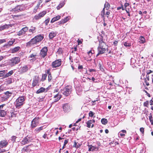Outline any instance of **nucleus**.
I'll return each instance as SVG.
<instances>
[{"mask_svg":"<svg viewBox=\"0 0 153 153\" xmlns=\"http://www.w3.org/2000/svg\"><path fill=\"white\" fill-rule=\"evenodd\" d=\"M44 37V35L43 34L38 35L28 42L27 43V45L28 46H30L34 44L37 45L41 42Z\"/></svg>","mask_w":153,"mask_h":153,"instance_id":"nucleus-1","label":"nucleus"},{"mask_svg":"<svg viewBox=\"0 0 153 153\" xmlns=\"http://www.w3.org/2000/svg\"><path fill=\"white\" fill-rule=\"evenodd\" d=\"M25 96H22L19 97L14 102L16 108H20L25 103Z\"/></svg>","mask_w":153,"mask_h":153,"instance_id":"nucleus-2","label":"nucleus"},{"mask_svg":"<svg viewBox=\"0 0 153 153\" xmlns=\"http://www.w3.org/2000/svg\"><path fill=\"white\" fill-rule=\"evenodd\" d=\"M108 49V47L105 42H102L99 44V46L97 48L98 51L97 56L100 54H102L105 52L106 50Z\"/></svg>","mask_w":153,"mask_h":153,"instance_id":"nucleus-3","label":"nucleus"},{"mask_svg":"<svg viewBox=\"0 0 153 153\" xmlns=\"http://www.w3.org/2000/svg\"><path fill=\"white\" fill-rule=\"evenodd\" d=\"M72 90V87L70 85H68L62 90L61 92L64 95L67 96L71 94Z\"/></svg>","mask_w":153,"mask_h":153,"instance_id":"nucleus-4","label":"nucleus"},{"mask_svg":"<svg viewBox=\"0 0 153 153\" xmlns=\"http://www.w3.org/2000/svg\"><path fill=\"white\" fill-rule=\"evenodd\" d=\"M20 61V58L19 57L12 58L9 60L8 62L9 65L12 66H14L18 64Z\"/></svg>","mask_w":153,"mask_h":153,"instance_id":"nucleus-5","label":"nucleus"},{"mask_svg":"<svg viewBox=\"0 0 153 153\" xmlns=\"http://www.w3.org/2000/svg\"><path fill=\"white\" fill-rule=\"evenodd\" d=\"M39 119V117H36L32 120L30 126V128H34L37 126L39 124L38 120Z\"/></svg>","mask_w":153,"mask_h":153,"instance_id":"nucleus-6","label":"nucleus"},{"mask_svg":"<svg viewBox=\"0 0 153 153\" xmlns=\"http://www.w3.org/2000/svg\"><path fill=\"white\" fill-rule=\"evenodd\" d=\"M25 8L23 6L20 5H17L15 8H13L11 10V11L14 12L15 13H17L22 11Z\"/></svg>","mask_w":153,"mask_h":153,"instance_id":"nucleus-7","label":"nucleus"},{"mask_svg":"<svg viewBox=\"0 0 153 153\" xmlns=\"http://www.w3.org/2000/svg\"><path fill=\"white\" fill-rule=\"evenodd\" d=\"M46 11H43L42 12H40L38 14L35 16L33 17V19L36 20H39L42 17H43L45 15L46 13Z\"/></svg>","mask_w":153,"mask_h":153,"instance_id":"nucleus-8","label":"nucleus"},{"mask_svg":"<svg viewBox=\"0 0 153 153\" xmlns=\"http://www.w3.org/2000/svg\"><path fill=\"white\" fill-rule=\"evenodd\" d=\"M48 51V47H44L41 50L40 52V56L44 58L47 55V52Z\"/></svg>","mask_w":153,"mask_h":153,"instance_id":"nucleus-9","label":"nucleus"},{"mask_svg":"<svg viewBox=\"0 0 153 153\" xmlns=\"http://www.w3.org/2000/svg\"><path fill=\"white\" fill-rule=\"evenodd\" d=\"M39 78L38 76H35L33 78L32 83V86L34 87L36 86H39Z\"/></svg>","mask_w":153,"mask_h":153,"instance_id":"nucleus-10","label":"nucleus"},{"mask_svg":"<svg viewBox=\"0 0 153 153\" xmlns=\"http://www.w3.org/2000/svg\"><path fill=\"white\" fill-rule=\"evenodd\" d=\"M61 60L59 59L55 60L52 63V66L53 68H56L59 67L61 65Z\"/></svg>","mask_w":153,"mask_h":153,"instance_id":"nucleus-11","label":"nucleus"},{"mask_svg":"<svg viewBox=\"0 0 153 153\" xmlns=\"http://www.w3.org/2000/svg\"><path fill=\"white\" fill-rule=\"evenodd\" d=\"M28 30V27H24L17 33V35L19 36H21L24 34Z\"/></svg>","mask_w":153,"mask_h":153,"instance_id":"nucleus-12","label":"nucleus"},{"mask_svg":"<svg viewBox=\"0 0 153 153\" xmlns=\"http://www.w3.org/2000/svg\"><path fill=\"white\" fill-rule=\"evenodd\" d=\"M30 68L29 65H25L20 68V71L21 73H23L27 72Z\"/></svg>","mask_w":153,"mask_h":153,"instance_id":"nucleus-13","label":"nucleus"},{"mask_svg":"<svg viewBox=\"0 0 153 153\" xmlns=\"http://www.w3.org/2000/svg\"><path fill=\"white\" fill-rule=\"evenodd\" d=\"M45 127L44 126H41L39 127L36 128L33 130V132L34 134H37L40 132L41 131L45 129Z\"/></svg>","mask_w":153,"mask_h":153,"instance_id":"nucleus-14","label":"nucleus"},{"mask_svg":"<svg viewBox=\"0 0 153 153\" xmlns=\"http://www.w3.org/2000/svg\"><path fill=\"white\" fill-rule=\"evenodd\" d=\"M30 142V137L27 136L25 137L21 142L22 145H24L27 144Z\"/></svg>","mask_w":153,"mask_h":153,"instance_id":"nucleus-15","label":"nucleus"},{"mask_svg":"<svg viewBox=\"0 0 153 153\" xmlns=\"http://www.w3.org/2000/svg\"><path fill=\"white\" fill-rule=\"evenodd\" d=\"M8 144V142L6 140H4L0 142V147L3 148L6 147Z\"/></svg>","mask_w":153,"mask_h":153,"instance_id":"nucleus-16","label":"nucleus"},{"mask_svg":"<svg viewBox=\"0 0 153 153\" xmlns=\"http://www.w3.org/2000/svg\"><path fill=\"white\" fill-rule=\"evenodd\" d=\"M58 33L56 32L52 31L49 34V37L50 39H52L54 37H55L57 34Z\"/></svg>","mask_w":153,"mask_h":153,"instance_id":"nucleus-17","label":"nucleus"},{"mask_svg":"<svg viewBox=\"0 0 153 153\" xmlns=\"http://www.w3.org/2000/svg\"><path fill=\"white\" fill-rule=\"evenodd\" d=\"M30 145H28L24 147L22 149V151L23 152H30L31 151V149L29 148Z\"/></svg>","mask_w":153,"mask_h":153,"instance_id":"nucleus-18","label":"nucleus"},{"mask_svg":"<svg viewBox=\"0 0 153 153\" xmlns=\"http://www.w3.org/2000/svg\"><path fill=\"white\" fill-rule=\"evenodd\" d=\"M20 49V48L19 47L17 46L13 48H12L10 49V52L12 53H16L17 52L19 51Z\"/></svg>","mask_w":153,"mask_h":153,"instance_id":"nucleus-19","label":"nucleus"},{"mask_svg":"<svg viewBox=\"0 0 153 153\" xmlns=\"http://www.w3.org/2000/svg\"><path fill=\"white\" fill-rule=\"evenodd\" d=\"M36 28L35 27L33 26H31L30 27V29H29V31L31 33L30 35L36 32Z\"/></svg>","mask_w":153,"mask_h":153,"instance_id":"nucleus-20","label":"nucleus"},{"mask_svg":"<svg viewBox=\"0 0 153 153\" xmlns=\"http://www.w3.org/2000/svg\"><path fill=\"white\" fill-rule=\"evenodd\" d=\"M153 73V71L150 70H148L146 71V79L148 81L149 80V75Z\"/></svg>","mask_w":153,"mask_h":153,"instance_id":"nucleus-21","label":"nucleus"},{"mask_svg":"<svg viewBox=\"0 0 153 153\" xmlns=\"http://www.w3.org/2000/svg\"><path fill=\"white\" fill-rule=\"evenodd\" d=\"M63 108L64 111L65 112L69 111L70 109V107L67 104L64 105L63 106Z\"/></svg>","mask_w":153,"mask_h":153,"instance_id":"nucleus-22","label":"nucleus"},{"mask_svg":"<svg viewBox=\"0 0 153 153\" xmlns=\"http://www.w3.org/2000/svg\"><path fill=\"white\" fill-rule=\"evenodd\" d=\"M61 16L59 15H58L53 18L51 20V23H53L55 22L58 20L60 18Z\"/></svg>","mask_w":153,"mask_h":153,"instance_id":"nucleus-23","label":"nucleus"},{"mask_svg":"<svg viewBox=\"0 0 153 153\" xmlns=\"http://www.w3.org/2000/svg\"><path fill=\"white\" fill-rule=\"evenodd\" d=\"M4 94L5 95V97L7 99L9 98L12 94V93L9 91H7L4 93Z\"/></svg>","mask_w":153,"mask_h":153,"instance_id":"nucleus-24","label":"nucleus"},{"mask_svg":"<svg viewBox=\"0 0 153 153\" xmlns=\"http://www.w3.org/2000/svg\"><path fill=\"white\" fill-rule=\"evenodd\" d=\"M9 25L5 24V25L0 26V31L7 29L9 27Z\"/></svg>","mask_w":153,"mask_h":153,"instance_id":"nucleus-25","label":"nucleus"},{"mask_svg":"<svg viewBox=\"0 0 153 153\" xmlns=\"http://www.w3.org/2000/svg\"><path fill=\"white\" fill-rule=\"evenodd\" d=\"M45 90L46 89L45 88L41 87L36 91V93L37 94L42 93L45 91Z\"/></svg>","mask_w":153,"mask_h":153,"instance_id":"nucleus-26","label":"nucleus"},{"mask_svg":"<svg viewBox=\"0 0 153 153\" xmlns=\"http://www.w3.org/2000/svg\"><path fill=\"white\" fill-rule=\"evenodd\" d=\"M15 42V39H13L12 41H9L8 42V44L5 45L4 46L6 47L7 48L8 47H10V46L12 45Z\"/></svg>","mask_w":153,"mask_h":153,"instance_id":"nucleus-27","label":"nucleus"},{"mask_svg":"<svg viewBox=\"0 0 153 153\" xmlns=\"http://www.w3.org/2000/svg\"><path fill=\"white\" fill-rule=\"evenodd\" d=\"M60 95L59 94H57L55 95L54 96V98L55 100H54V102H56L58 101L60 98Z\"/></svg>","mask_w":153,"mask_h":153,"instance_id":"nucleus-28","label":"nucleus"},{"mask_svg":"<svg viewBox=\"0 0 153 153\" xmlns=\"http://www.w3.org/2000/svg\"><path fill=\"white\" fill-rule=\"evenodd\" d=\"M145 38L143 36H140V37L139 39V42H140V43H143L145 42Z\"/></svg>","mask_w":153,"mask_h":153,"instance_id":"nucleus-29","label":"nucleus"},{"mask_svg":"<svg viewBox=\"0 0 153 153\" xmlns=\"http://www.w3.org/2000/svg\"><path fill=\"white\" fill-rule=\"evenodd\" d=\"M40 4V3L39 2L37 4V5L35 7L33 10V13H36L37 12L39 7Z\"/></svg>","mask_w":153,"mask_h":153,"instance_id":"nucleus-30","label":"nucleus"},{"mask_svg":"<svg viewBox=\"0 0 153 153\" xmlns=\"http://www.w3.org/2000/svg\"><path fill=\"white\" fill-rule=\"evenodd\" d=\"M88 151H93L97 148L96 147L94 146H92L91 145L88 146Z\"/></svg>","mask_w":153,"mask_h":153,"instance_id":"nucleus-31","label":"nucleus"},{"mask_svg":"<svg viewBox=\"0 0 153 153\" xmlns=\"http://www.w3.org/2000/svg\"><path fill=\"white\" fill-rule=\"evenodd\" d=\"M94 120H90L88 121L87 123V126L88 127H90L91 126V124L93 123H94Z\"/></svg>","mask_w":153,"mask_h":153,"instance_id":"nucleus-32","label":"nucleus"},{"mask_svg":"<svg viewBox=\"0 0 153 153\" xmlns=\"http://www.w3.org/2000/svg\"><path fill=\"white\" fill-rule=\"evenodd\" d=\"M65 4V3L64 1L61 2L57 7V10H59L60 8L63 7Z\"/></svg>","mask_w":153,"mask_h":153,"instance_id":"nucleus-33","label":"nucleus"},{"mask_svg":"<svg viewBox=\"0 0 153 153\" xmlns=\"http://www.w3.org/2000/svg\"><path fill=\"white\" fill-rule=\"evenodd\" d=\"M13 79L12 78H9L7 79L6 81V84H10L12 83Z\"/></svg>","mask_w":153,"mask_h":153,"instance_id":"nucleus-34","label":"nucleus"},{"mask_svg":"<svg viewBox=\"0 0 153 153\" xmlns=\"http://www.w3.org/2000/svg\"><path fill=\"white\" fill-rule=\"evenodd\" d=\"M47 73L48 74V81L51 82L52 79L51 74L50 73L49 71H47Z\"/></svg>","mask_w":153,"mask_h":153,"instance_id":"nucleus-35","label":"nucleus"},{"mask_svg":"<svg viewBox=\"0 0 153 153\" xmlns=\"http://www.w3.org/2000/svg\"><path fill=\"white\" fill-rule=\"evenodd\" d=\"M14 73V72L13 70H11L8 73H7L5 75L6 77H8Z\"/></svg>","mask_w":153,"mask_h":153,"instance_id":"nucleus-36","label":"nucleus"},{"mask_svg":"<svg viewBox=\"0 0 153 153\" xmlns=\"http://www.w3.org/2000/svg\"><path fill=\"white\" fill-rule=\"evenodd\" d=\"M6 114V112L4 110H1L0 111V116L2 117H4Z\"/></svg>","mask_w":153,"mask_h":153,"instance_id":"nucleus-37","label":"nucleus"},{"mask_svg":"<svg viewBox=\"0 0 153 153\" xmlns=\"http://www.w3.org/2000/svg\"><path fill=\"white\" fill-rule=\"evenodd\" d=\"M101 122L102 124L105 125L107 123L108 120L106 119L103 118L101 119Z\"/></svg>","mask_w":153,"mask_h":153,"instance_id":"nucleus-38","label":"nucleus"},{"mask_svg":"<svg viewBox=\"0 0 153 153\" xmlns=\"http://www.w3.org/2000/svg\"><path fill=\"white\" fill-rule=\"evenodd\" d=\"M47 76V75L46 74H43L42 75V77L41 79V80L42 81H44L46 79Z\"/></svg>","mask_w":153,"mask_h":153,"instance_id":"nucleus-39","label":"nucleus"},{"mask_svg":"<svg viewBox=\"0 0 153 153\" xmlns=\"http://www.w3.org/2000/svg\"><path fill=\"white\" fill-rule=\"evenodd\" d=\"M17 137L15 136H13L11 137V141L13 142V143L15 142L16 139V138Z\"/></svg>","mask_w":153,"mask_h":153,"instance_id":"nucleus-40","label":"nucleus"},{"mask_svg":"<svg viewBox=\"0 0 153 153\" xmlns=\"http://www.w3.org/2000/svg\"><path fill=\"white\" fill-rule=\"evenodd\" d=\"M68 140H65L64 142V144L62 147V149H64L65 147V146L66 144L68 143Z\"/></svg>","mask_w":153,"mask_h":153,"instance_id":"nucleus-41","label":"nucleus"},{"mask_svg":"<svg viewBox=\"0 0 153 153\" xmlns=\"http://www.w3.org/2000/svg\"><path fill=\"white\" fill-rule=\"evenodd\" d=\"M5 70L0 71V77L3 76L5 74Z\"/></svg>","mask_w":153,"mask_h":153,"instance_id":"nucleus-42","label":"nucleus"},{"mask_svg":"<svg viewBox=\"0 0 153 153\" xmlns=\"http://www.w3.org/2000/svg\"><path fill=\"white\" fill-rule=\"evenodd\" d=\"M99 44H100L102 42H104L103 41V37L102 36H101L100 37V39H99Z\"/></svg>","mask_w":153,"mask_h":153,"instance_id":"nucleus-43","label":"nucleus"},{"mask_svg":"<svg viewBox=\"0 0 153 153\" xmlns=\"http://www.w3.org/2000/svg\"><path fill=\"white\" fill-rule=\"evenodd\" d=\"M50 21V18H48L47 19H46L44 22L46 25H48V24L49 22Z\"/></svg>","mask_w":153,"mask_h":153,"instance_id":"nucleus-44","label":"nucleus"},{"mask_svg":"<svg viewBox=\"0 0 153 153\" xmlns=\"http://www.w3.org/2000/svg\"><path fill=\"white\" fill-rule=\"evenodd\" d=\"M36 54H33V53L31 54L29 56V58H35L36 57Z\"/></svg>","mask_w":153,"mask_h":153,"instance_id":"nucleus-45","label":"nucleus"},{"mask_svg":"<svg viewBox=\"0 0 153 153\" xmlns=\"http://www.w3.org/2000/svg\"><path fill=\"white\" fill-rule=\"evenodd\" d=\"M94 113L92 111H90L89 113V117H92L93 116Z\"/></svg>","mask_w":153,"mask_h":153,"instance_id":"nucleus-46","label":"nucleus"},{"mask_svg":"<svg viewBox=\"0 0 153 153\" xmlns=\"http://www.w3.org/2000/svg\"><path fill=\"white\" fill-rule=\"evenodd\" d=\"M149 101H147L144 102L143 105L145 106L148 107V105H149Z\"/></svg>","mask_w":153,"mask_h":153,"instance_id":"nucleus-47","label":"nucleus"},{"mask_svg":"<svg viewBox=\"0 0 153 153\" xmlns=\"http://www.w3.org/2000/svg\"><path fill=\"white\" fill-rule=\"evenodd\" d=\"M144 128L143 127H141L140 128V131L143 134H144Z\"/></svg>","mask_w":153,"mask_h":153,"instance_id":"nucleus-48","label":"nucleus"},{"mask_svg":"<svg viewBox=\"0 0 153 153\" xmlns=\"http://www.w3.org/2000/svg\"><path fill=\"white\" fill-rule=\"evenodd\" d=\"M59 54L62 53V49L61 48H59L57 51Z\"/></svg>","mask_w":153,"mask_h":153,"instance_id":"nucleus-49","label":"nucleus"},{"mask_svg":"<svg viewBox=\"0 0 153 153\" xmlns=\"http://www.w3.org/2000/svg\"><path fill=\"white\" fill-rule=\"evenodd\" d=\"M66 22H66L65 20L64 19L61 20L60 21V24H64Z\"/></svg>","mask_w":153,"mask_h":153,"instance_id":"nucleus-50","label":"nucleus"},{"mask_svg":"<svg viewBox=\"0 0 153 153\" xmlns=\"http://www.w3.org/2000/svg\"><path fill=\"white\" fill-rule=\"evenodd\" d=\"M124 45L125 46H130V44L129 42H125L124 43Z\"/></svg>","mask_w":153,"mask_h":153,"instance_id":"nucleus-51","label":"nucleus"},{"mask_svg":"<svg viewBox=\"0 0 153 153\" xmlns=\"http://www.w3.org/2000/svg\"><path fill=\"white\" fill-rule=\"evenodd\" d=\"M99 67L100 68V69L101 71H102L104 70L103 68L102 67L101 65L100 64V63L98 65Z\"/></svg>","mask_w":153,"mask_h":153,"instance_id":"nucleus-52","label":"nucleus"},{"mask_svg":"<svg viewBox=\"0 0 153 153\" xmlns=\"http://www.w3.org/2000/svg\"><path fill=\"white\" fill-rule=\"evenodd\" d=\"M5 42H6V40L4 39H0V45Z\"/></svg>","mask_w":153,"mask_h":153,"instance_id":"nucleus-53","label":"nucleus"},{"mask_svg":"<svg viewBox=\"0 0 153 153\" xmlns=\"http://www.w3.org/2000/svg\"><path fill=\"white\" fill-rule=\"evenodd\" d=\"M120 9H122V10H124L125 9H124V7L123 6V5H122L121 7H118L117 8V9L118 10H119Z\"/></svg>","mask_w":153,"mask_h":153,"instance_id":"nucleus-54","label":"nucleus"},{"mask_svg":"<svg viewBox=\"0 0 153 153\" xmlns=\"http://www.w3.org/2000/svg\"><path fill=\"white\" fill-rule=\"evenodd\" d=\"M105 14V8H103L101 11V15H104Z\"/></svg>","mask_w":153,"mask_h":153,"instance_id":"nucleus-55","label":"nucleus"},{"mask_svg":"<svg viewBox=\"0 0 153 153\" xmlns=\"http://www.w3.org/2000/svg\"><path fill=\"white\" fill-rule=\"evenodd\" d=\"M72 49H74V51H72V52H71V53H74V51H76L77 50V47L76 46V47H75L74 48H72Z\"/></svg>","mask_w":153,"mask_h":153,"instance_id":"nucleus-56","label":"nucleus"},{"mask_svg":"<svg viewBox=\"0 0 153 153\" xmlns=\"http://www.w3.org/2000/svg\"><path fill=\"white\" fill-rule=\"evenodd\" d=\"M5 105V104H3L1 105H0V111L1 110V109H2L4 106Z\"/></svg>","mask_w":153,"mask_h":153,"instance_id":"nucleus-57","label":"nucleus"},{"mask_svg":"<svg viewBox=\"0 0 153 153\" xmlns=\"http://www.w3.org/2000/svg\"><path fill=\"white\" fill-rule=\"evenodd\" d=\"M89 71L91 72H95L96 71V70L94 69H89Z\"/></svg>","mask_w":153,"mask_h":153,"instance_id":"nucleus-58","label":"nucleus"},{"mask_svg":"<svg viewBox=\"0 0 153 153\" xmlns=\"http://www.w3.org/2000/svg\"><path fill=\"white\" fill-rule=\"evenodd\" d=\"M132 58H131V61H130V64L132 66V67L133 68L134 67V66H133V64H134V63H133L132 62Z\"/></svg>","mask_w":153,"mask_h":153,"instance_id":"nucleus-59","label":"nucleus"},{"mask_svg":"<svg viewBox=\"0 0 153 153\" xmlns=\"http://www.w3.org/2000/svg\"><path fill=\"white\" fill-rule=\"evenodd\" d=\"M69 17H70L69 16H67L66 17H65L64 19L66 21V22H67L68 21V20L69 19Z\"/></svg>","mask_w":153,"mask_h":153,"instance_id":"nucleus-60","label":"nucleus"},{"mask_svg":"<svg viewBox=\"0 0 153 153\" xmlns=\"http://www.w3.org/2000/svg\"><path fill=\"white\" fill-rule=\"evenodd\" d=\"M119 134L121 136L123 137L125 136V134H124L121 133V132H119Z\"/></svg>","mask_w":153,"mask_h":153,"instance_id":"nucleus-61","label":"nucleus"},{"mask_svg":"<svg viewBox=\"0 0 153 153\" xmlns=\"http://www.w3.org/2000/svg\"><path fill=\"white\" fill-rule=\"evenodd\" d=\"M77 143L76 142H75L73 145V147L77 148Z\"/></svg>","mask_w":153,"mask_h":153,"instance_id":"nucleus-62","label":"nucleus"},{"mask_svg":"<svg viewBox=\"0 0 153 153\" xmlns=\"http://www.w3.org/2000/svg\"><path fill=\"white\" fill-rule=\"evenodd\" d=\"M149 103L151 105H153V101L152 100H150Z\"/></svg>","mask_w":153,"mask_h":153,"instance_id":"nucleus-63","label":"nucleus"},{"mask_svg":"<svg viewBox=\"0 0 153 153\" xmlns=\"http://www.w3.org/2000/svg\"><path fill=\"white\" fill-rule=\"evenodd\" d=\"M47 134H45L43 136V137L45 139L47 137Z\"/></svg>","mask_w":153,"mask_h":153,"instance_id":"nucleus-64","label":"nucleus"}]
</instances>
